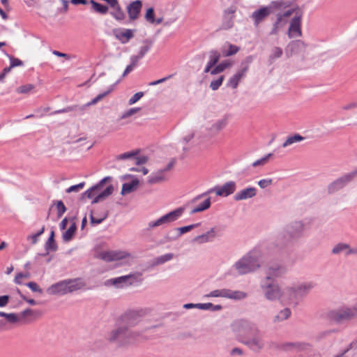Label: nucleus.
Returning <instances> with one entry per match:
<instances>
[{
    "mask_svg": "<svg viewBox=\"0 0 357 357\" xmlns=\"http://www.w3.org/2000/svg\"><path fill=\"white\" fill-rule=\"evenodd\" d=\"M307 223L304 220H296L285 227L284 232L280 234L274 242L270 244L273 251H280L294 241L303 236Z\"/></svg>",
    "mask_w": 357,
    "mask_h": 357,
    "instance_id": "f257e3e1",
    "label": "nucleus"
},
{
    "mask_svg": "<svg viewBox=\"0 0 357 357\" xmlns=\"http://www.w3.org/2000/svg\"><path fill=\"white\" fill-rule=\"evenodd\" d=\"M262 263V252L255 248L234 263L232 268L238 275H245L258 270Z\"/></svg>",
    "mask_w": 357,
    "mask_h": 357,
    "instance_id": "f03ea898",
    "label": "nucleus"
},
{
    "mask_svg": "<svg viewBox=\"0 0 357 357\" xmlns=\"http://www.w3.org/2000/svg\"><path fill=\"white\" fill-rule=\"evenodd\" d=\"M143 332L127 326H120L110 332L108 340L119 346H128L144 339Z\"/></svg>",
    "mask_w": 357,
    "mask_h": 357,
    "instance_id": "7ed1b4c3",
    "label": "nucleus"
},
{
    "mask_svg": "<svg viewBox=\"0 0 357 357\" xmlns=\"http://www.w3.org/2000/svg\"><path fill=\"white\" fill-rule=\"evenodd\" d=\"M314 287L315 284L313 282H303L293 284L286 287L284 291L289 297V303L296 306Z\"/></svg>",
    "mask_w": 357,
    "mask_h": 357,
    "instance_id": "20e7f679",
    "label": "nucleus"
},
{
    "mask_svg": "<svg viewBox=\"0 0 357 357\" xmlns=\"http://www.w3.org/2000/svg\"><path fill=\"white\" fill-rule=\"evenodd\" d=\"M112 180L111 176H106L101 179L97 184L92 186L87 190H86L83 195L86 196L91 199L96 195L92 201V204H96L99 202L105 199L107 197L112 194L114 191V187L112 185H109L107 188L102 190L104 184L109 181Z\"/></svg>",
    "mask_w": 357,
    "mask_h": 357,
    "instance_id": "39448f33",
    "label": "nucleus"
},
{
    "mask_svg": "<svg viewBox=\"0 0 357 357\" xmlns=\"http://www.w3.org/2000/svg\"><path fill=\"white\" fill-rule=\"evenodd\" d=\"M184 211L185 208L183 207H179L163 215L157 220L149 222L146 230L151 231L156 227H163L176 221L182 216Z\"/></svg>",
    "mask_w": 357,
    "mask_h": 357,
    "instance_id": "423d86ee",
    "label": "nucleus"
},
{
    "mask_svg": "<svg viewBox=\"0 0 357 357\" xmlns=\"http://www.w3.org/2000/svg\"><path fill=\"white\" fill-rule=\"evenodd\" d=\"M236 189V184L234 181H228L224 183L222 185H216L213 188L209 189L205 192H203L196 197H195L191 201L190 204H196L198 200L202 197L212 193L215 192L218 196L227 197L234 192Z\"/></svg>",
    "mask_w": 357,
    "mask_h": 357,
    "instance_id": "0eeeda50",
    "label": "nucleus"
},
{
    "mask_svg": "<svg viewBox=\"0 0 357 357\" xmlns=\"http://www.w3.org/2000/svg\"><path fill=\"white\" fill-rule=\"evenodd\" d=\"M328 317L336 323L357 318V304L351 307L343 306L331 310L328 312Z\"/></svg>",
    "mask_w": 357,
    "mask_h": 357,
    "instance_id": "6e6552de",
    "label": "nucleus"
},
{
    "mask_svg": "<svg viewBox=\"0 0 357 357\" xmlns=\"http://www.w3.org/2000/svg\"><path fill=\"white\" fill-rule=\"evenodd\" d=\"M260 288L265 298L269 301L279 300L282 296V290L278 284L267 280L260 281Z\"/></svg>",
    "mask_w": 357,
    "mask_h": 357,
    "instance_id": "1a4fd4ad",
    "label": "nucleus"
},
{
    "mask_svg": "<svg viewBox=\"0 0 357 357\" xmlns=\"http://www.w3.org/2000/svg\"><path fill=\"white\" fill-rule=\"evenodd\" d=\"M142 274L139 272L130 273L126 275H123L108 280L106 282L107 284H112L117 288H123L130 285L139 283L142 281Z\"/></svg>",
    "mask_w": 357,
    "mask_h": 357,
    "instance_id": "9d476101",
    "label": "nucleus"
},
{
    "mask_svg": "<svg viewBox=\"0 0 357 357\" xmlns=\"http://www.w3.org/2000/svg\"><path fill=\"white\" fill-rule=\"evenodd\" d=\"M243 343L254 351H259L265 347V340L264 333L257 327V331H254L248 336L244 337Z\"/></svg>",
    "mask_w": 357,
    "mask_h": 357,
    "instance_id": "9b49d317",
    "label": "nucleus"
},
{
    "mask_svg": "<svg viewBox=\"0 0 357 357\" xmlns=\"http://www.w3.org/2000/svg\"><path fill=\"white\" fill-rule=\"evenodd\" d=\"M98 257L106 262L123 259L125 260V264H130L134 259L130 253L121 250H109L101 252L98 254Z\"/></svg>",
    "mask_w": 357,
    "mask_h": 357,
    "instance_id": "f8f14e48",
    "label": "nucleus"
},
{
    "mask_svg": "<svg viewBox=\"0 0 357 357\" xmlns=\"http://www.w3.org/2000/svg\"><path fill=\"white\" fill-rule=\"evenodd\" d=\"M357 176V168L340 176L328 185L329 194H333L343 189Z\"/></svg>",
    "mask_w": 357,
    "mask_h": 357,
    "instance_id": "ddd939ff",
    "label": "nucleus"
},
{
    "mask_svg": "<svg viewBox=\"0 0 357 357\" xmlns=\"http://www.w3.org/2000/svg\"><path fill=\"white\" fill-rule=\"evenodd\" d=\"M295 8L296 9L294 12L295 15L289 22V26L287 33L290 39L302 36L301 25L303 13L298 7Z\"/></svg>",
    "mask_w": 357,
    "mask_h": 357,
    "instance_id": "4468645a",
    "label": "nucleus"
},
{
    "mask_svg": "<svg viewBox=\"0 0 357 357\" xmlns=\"http://www.w3.org/2000/svg\"><path fill=\"white\" fill-rule=\"evenodd\" d=\"M232 330L239 335L248 336L254 331L257 330V326L247 319H238L235 321L232 325Z\"/></svg>",
    "mask_w": 357,
    "mask_h": 357,
    "instance_id": "2eb2a0df",
    "label": "nucleus"
},
{
    "mask_svg": "<svg viewBox=\"0 0 357 357\" xmlns=\"http://www.w3.org/2000/svg\"><path fill=\"white\" fill-rule=\"evenodd\" d=\"M296 8H289L283 13H278L276 15V20L273 24V27L270 31V35L275 36L278 34L280 30L285 26L290 17L296 11Z\"/></svg>",
    "mask_w": 357,
    "mask_h": 357,
    "instance_id": "dca6fc26",
    "label": "nucleus"
},
{
    "mask_svg": "<svg viewBox=\"0 0 357 357\" xmlns=\"http://www.w3.org/2000/svg\"><path fill=\"white\" fill-rule=\"evenodd\" d=\"M222 231L219 227H213L206 232L195 236L192 242L198 244H204L213 241L216 238L221 236Z\"/></svg>",
    "mask_w": 357,
    "mask_h": 357,
    "instance_id": "f3484780",
    "label": "nucleus"
},
{
    "mask_svg": "<svg viewBox=\"0 0 357 357\" xmlns=\"http://www.w3.org/2000/svg\"><path fill=\"white\" fill-rule=\"evenodd\" d=\"M287 272V268L280 264H273L266 269V277L262 280H267L268 281L275 282V280L282 275Z\"/></svg>",
    "mask_w": 357,
    "mask_h": 357,
    "instance_id": "a211bd4d",
    "label": "nucleus"
},
{
    "mask_svg": "<svg viewBox=\"0 0 357 357\" xmlns=\"http://www.w3.org/2000/svg\"><path fill=\"white\" fill-rule=\"evenodd\" d=\"M199 225L200 223H196L182 227L174 228L168 233L167 236H165L166 242L176 240L182 234L187 233L191 231L192 229L197 227Z\"/></svg>",
    "mask_w": 357,
    "mask_h": 357,
    "instance_id": "6ab92c4d",
    "label": "nucleus"
},
{
    "mask_svg": "<svg viewBox=\"0 0 357 357\" xmlns=\"http://www.w3.org/2000/svg\"><path fill=\"white\" fill-rule=\"evenodd\" d=\"M113 34L122 44H126L134 37V30L123 28L114 29Z\"/></svg>",
    "mask_w": 357,
    "mask_h": 357,
    "instance_id": "aec40b11",
    "label": "nucleus"
},
{
    "mask_svg": "<svg viewBox=\"0 0 357 357\" xmlns=\"http://www.w3.org/2000/svg\"><path fill=\"white\" fill-rule=\"evenodd\" d=\"M49 294L65 295L69 293L68 280H64L52 284L47 290Z\"/></svg>",
    "mask_w": 357,
    "mask_h": 357,
    "instance_id": "412c9836",
    "label": "nucleus"
},
{
    "mask_svg": "<svg viewBox=\"0 0 357 357\" xmlns=\"http://www.w3.org/2000/svg\"><path fill=\"white\" fill-rule=\"evenodd\" d=\"M272 13L271 6H263L252 13L251 17L255 26L264 20Z\"/></svg>",
    "mask_w": 357,
    "mask_h": 357,
    "instance_id": "4be33fe9",
    "label": "nucleus"
},
{
    "mask_svg": "<svg viewBox=\"0 0 357 357\" xmlns=\"http://www.w3.org/2000/svg\"><path fill=\"white\" fill-rule=\"evenodd\" d=\"M142 8V1L141 0H135L129 3L126 8L129 19L132 21L137 20L139 17Z\"/></svg>",
    "mask_w": 357,
    "mask_h": 357,
    "instance_id": "5701e85b",
    "label": "nucleus"
},
{
    "mask_svg": "<svg viewBox=\"0 0 357 357\" xmlns=\"http://www.w3.org/2000/svg\"><path fill=\"white\" fill-rule=\"evenodd\" d=\"M248 63L243 66L238 70L230 79L228 80L227 86L232 89H236L241 79L245 77L247 71L248 70Z\"/></svg>",
    "mask_w": 357,
    "mask_h": 357,
    "instance_id": "b1692460",
    "label": "nucleus"
},
{
    "mask_svg": "<svg viewBox=\"0 0 357 357\" xmlns=\"http://www.w3.org/2000/svg\"><path fill=\"white\" fill-rule=\"evenodd\" d=\"M257 189L255 187H248L239 190L234 197L235 201L245 200L252 198L257 195Z\"/></svg>",
    "mask_w": 357,
    "mask_h": 357,
    "instance_id": "393cba45",
    "label": "nucleus"
},
{
    "mask_svg": "<svg viewBox=\"0 0 357 357\" xmlns=\"http://www.w3.org/2000/svg\"><path fill=\"white\" fill-rule=\"evenodd\" d=\"M220 59V52H218L216 50H211L209 52L208 61L206 63V66L204 70V73H208L211 70V68L214 67L218 63Z\"/></svg>",
    "mask_w": 357,
    "mask_h": 357,
    "instance_id": "a878e982",
    "label": "nucleus"
},
{
    "mask_svg": "<svg viewBox=\"0 0 357 357\" xmlns=\"http://www.w3.org/2000/svg\"><path fill=\"white\" fill-rule=\"evenodd\" d=\"M67 280L68 284L69 293L79 290L86 286V282L83 279L80 278L68 279Z\"/></svg>",
    "mask_w": 357,
    "mask_h": 357,
    "instance_id": "bb28decb",
    "label": "nucleus"
},
{
    "mask_svg": "<svg viewBox=\"0 0 357 357\" xmlns=\"http://www.w3.org/2000/svg\"><path fill=\"white\" fill-rule=\"evenodd\" d=\"M120 82V79L117 80L116 83H114V84L111 85L108 90L98 95L95 98H93L91 102H88L87 104L82 106L80 107V109L81 110H84L86 107L88 106H90V105H95L96 104L98 101L101 100L103 98H105L106 96H107L109 93H111L114 89V87L115 86Z\"/></svg>",
    "mask_w": 357,
    "mask_h": 357,
    "instance_id": "cd10ccee",
    "label": "nucleus"
},
{
    "mask_svg": "<svg viewBox=\"0 0 357 357\" xmlns=\"http://www.w3.org/2000/svg\"><path fill=\"white\" fill-rule=\"evenodd\" d=\"M166 180V176L160 169L151 173L148 177L149 184H155L163 182Z\"/></svg>",
    "mask_w": 357,
    "mask_h": 357,
    "instance_id": "c85d7f7f",
    "label": "nucleus"
},
{
    "mask_svg": "<svg viewBox=\"0 0 357 357\" xmlns=\"http://www.w3.org/2000/svg\"><path fill=\"white\" fill-rule=\"evenodd\" d=\"M309 345L303 342H287L282 345V349L285 351H301L307 349Z\"/></svg>",
    "mask_w": 357,
    "mask_h": 357,
    "instance_id": "c756f323",
    "label": "nucleus"
},
{
    "mask_svg": "<svg viewBox=\"0 0 357 357\" xmlns=\"http://www.w3.org/2000/svg\"><path fill=\"white\" fill-rule=\"evenodd\" d=\"M248 296V294L243 291L236 290L233 291L229 289H227L226 292V298L232 299L235 301H241L246 298Z\"/></svg>",
    "mask_w": 357,
    "mask_h": 357,
    "instance_id": "7c9ffc66",
    "label": "nucleus"
},
{
    "mask_svg": "<svg viewBox=\"0 0 357 357\" xmlns=\"http://www.w3.org/2000/svg\"><path fill=\"white\" fill-rule=\"evenodd\" d=\"M291 315V311L289 307H285L281 310L273 318V322L278 324L289 319Z\"/></svg>",
    "mask_w": 357,
    "mask_h": 357,
    "instance_id": "2f4dec72",
    "label": "nucleus"
},
{
    "mask_svg": "<svg viewBox=\"0 0 357 357\" xmlns=\"http://www.w3.org/2000/svg\"><path fill=\"white\" fill-rule=\"evenodd\" d=\"M349 248V245L348 243H338L333 247L331 253L335 255L344 253L345 256H348Z\"/></svg>",
    "mask_w": 357,
    "mask_h": 357,
    "instance_id": "473e14b6",
    "label": "nucleus"
},
{
    "mask_svg": "<svg viewBox=\"0 0 357 357\" xmlns=\"http://www.w3.org/2000/svg\"><path fill=\"white\" fill-rule=\"evenodd\" d=\"M139 185V181L137 178L133 179L130 183H125L122 185L121 192L122 195L128 194L135 190Z\"/></svg>",
    "mask_w": 357,
    "mask_h": 357,
    "instance_id": "72a5a7b5",
    "label": "nucleus"
},
{
    "mask_svg": "<svg viewBox=\"0 0 357 357\" xmlns=\"http://www.w3.org/2000/svg\"><path fill=\"white\" fill-rule=\"evenodd\" d=\"M227 118L226 116H224L223 118L217 120L215 122H214L211 125L210 130L215 132H219L223 130L227 126Z\"/></svg>",
    "mask_w": 357,
    "mask_h": 357,
    "instance_id": "f704fd0d",
    "label": "nucleus"
},
{
    "mask_svg": "<svg viewBox=\"0 0 357 357\" xmlns=\"http://www.w3.org/2000/svg\"><path fill=\"white\" fill-rule=\"evenodd\" d=\"M211 205V198L208 197L204 199L202 203L195 206L191 211L190 214H195L204 211L210 208Z\"/></svg>",
    "mask_w": 357,
    "mask_h": 357,
    "instance_id": "c9c22d12",
    "label": "nucleus"
},
{
    "mask_svg": "<svg viewBox=\"0 0 357 357\" xmlns=\"http://www.w3.org/2000/svg\"><path fill=\"white\" fill-rule=\"evenodd\" d=\"M54 233L53 231H51L50 236L48 238L47 241L45 243V251H47V254H49L50 252L56 251L57 250V245L54 241Z\"/></svg>",
    "mask_w": 357,
    "mask_h": 357,
    "instance_id": "e433bc0d",
    "label": "nucleus"
},
{
    "mask_svg": "<svg viewBox=\"0 0 357 357\" xmlns=\"http://www.w3.org/2000/svg\"><path fill=\"white\" fill-rule=\"evenodd\" d=\"M174 258V254L173 253H167L163 255H160L156 258L154 259L153 261V266H158L163 264L167 261H171Z\"/></svg>",
    "mask_w": 357,
    "mask_h": 357,
    "instance_id": "4c0bfd02",
    "label": "nucleus"
},
{
    "mask_svg": "<svg viewBox=\"0 0 357 357\" xmlns=\"http://www.w3.org/2000/svg\"><path fill=\"white\" fill-rule=\"evenodd\" d=\"M283 54V50L280 47H274L271 52V54L268 56V62L270 64H272L275 62V61L282 56Z\"/></svg>",
    "mask_w": 357,
    "mask_h": 357,
    "instance_id": "58836bf2",
    "label": "nucleus"
},
{
    "mask_svg": "<svg viewBox=\"0 0 357 357\" xmlns=\"http://www.w3.org/2000/svg\"><path fill=\"white\" fill-rule=\"evenodd\" d=\"M305 138L299 134H294V135L289 136L286 141L282 144V146L286 148L289 146L292 145L294 143L300 142Z\"/></svg>",
    "mask_w": 357,
    "mask_h": 357,
    "instance_id": "ea45409f",
    "label": "nucleus"
},
{
    "mask_svg": "<svg viewBox=\"0 0 357 357\" xmlns=\"http://www.w3.org/2000/svg\"><path fill=\"white\" fill-rule=\"evenodd\" d=\"M77 229V226L75 222H73L69 228L63 234L62 238L63 241L68 242L72 240Z\"/></svg>",
    "mask_w": 357,
    "mask_h": 357,
    "instance_id": "a19ab883",
    "label": "nucleus"
},
{
    "mask_svg": "<svg viewBox=\"0 0 357 357\" xmlns=\"http://www.w3.org/2000/svg\"><path fill=\"white\" fill-rule=\"evenodd\" d=\"M144 45H142L139 51L138 56L139 58L142 59L145 54L150 50L152 46V42L148 39H146L143 41Z\"/></svg>",
    "mask_w": 357,
    "mask_h": 357,
    "instance_id": "79ce46f5",
    "label": "nucleus"
},
{
    "mask_svg": "<svg viewBox=\"0 0 357 357\" xmlns=\"http://www.w3.org/2000/svg\"><path fill=\"white\" fill-rule=\"evenodd\" d=\"M90 3H91L93 8L96 12L100 14H106L107 13L108 7L107 6L97 3L94 0H91Z\"/></svg>",
    "mask_w": 357,
    "mask_h": 357,
    "instance_id": "37998d69",
    "label": "nucleus"
},
{
    "mask_svg": "<svg viewBox=\"0 0 357 357\" xmlns=\"http://www.w3.org/2000/svg\"><path fill=\"white\" fill-rule=\"evenodd\" d=\"M227 289H215L211 291L210 293L205 294L204 298L210 297H221L226 298Z\"/></svg>",
    "mask_w": 357,
    "mask_h": 357,
    "instance_id": "c03bdc74",
    "label": "nucleus"
},
{
    "mask_svg": "<svg viewBox=\"0 0 357 357\" xmlns=\"http://www.w3.org/2000/svg\"><path fill=\"white\" fill-rule=\"evenodd\" d=\"M303 45L304 43L301 40H292L288 44L287 50H290L291 52H294Z\"/></svg>",
    "mask_w": 357,
    "mask_h": 357,
    "instance_id": "a18cd8bd",
    "label": "nucleus"
},
{
    "mask_svg": "<svg viewBox=\"0 0 357 357\" xmlns=\"http://www.w3.org/2000/svg\"><path fill=\"white\" fill-rule=\"evenodd\" d=\"M227 46L229 48L228 50H225V47H226L225 46L223 47V50H222V54L225 56H232V55L236 54L239 50V47L236 45H234L231 44H228Z\"/></svg>",
    "mask_w": 357,
    "mask_h": 357,
    "instance_id": "49530a36",
    "label": "nucleus"
},
{
    "mask_svg": "<svg viewBox=\"0 0 357 357\" xmlns=\"http://www.w3.org/2000/svg\"><path fill=\"white\" fill-rule=\"evenodd\" d=\"M111 15L118 21H121L125 18V13L121 8L120 6L116 7L114 10L111 13Z\"/></svg>",
    "mask_w": 357,
    "mask_h": 357,
    "instance_id": "de8ad7c7",
    "label": "nucleus"
},
{
    "mask_svg": "<svg viewBox=\"0 0 357 357\" xmlns=\"http://www.w3.org/2000/svg\"><path fill=\"white\" fill-rule=\"evenodd\" d=\"M273 154L272 153H268L266 155H264V157H262L261 158L259 159V160H257L256 161L253 162L252 163V167H256L257 166H263L265 164L267 163V162L268 161L269 158L271 157H272Z\"/></svg>",
    "mask_w": 357,
    "mask_h": 357,
    "instance_id": "09e8293b",
    "label": "nucleus"
},
{
    "mask_svg": "<svg viewBox=\"0 0 357 357\" xmlns=\"http://www.w3.org/2000/svg\"><path fill=\"white\" fill-rule=\"evenodd\" d=\"M224 76L223 75H221L220 76L218 79H215V80H213L211 81V84H210V88L213 90V91H215L217 89H219V87L222 85V82L224 80Z\"/></svg>",
    "mask_w": 357,
    "mask_h": 357,
    "instance_id": "8fccbe9b",
    "label": "nucleus"
},
{
    "mask_svg": "<svg viewBox=\"0 0 357 357\" xmlns=\"http://www.w3.org/2000/svg\"><path fill=\"white\" fill-rule=\"evenodd\" d=\"M45 227H43L37 233L27 236V240L31 241L32 244H36L38 241V237L43 234Z\"/></svg>",
    "mask_w": 357,
    "mask_h": 357,
    "instance_id": "3c124183",
    "label": "nucleus"
},
{
    "mask_svg": "<svg viewBox=\"0 0 357 357\" xmlns=\"http://www.w3.org/2000/svg\"><path fill=\"white\" fill-rule=\"evenodd\" d=\"M85 185L84 182L79 183V184L72 185L66 190L67 193L77 192L81 190Z\"/></svg>",
    "mask_w": 357,
    "mask_h": 357,
    "instance_id": "603ef678",
    "label": "nucleus"
},
{
    "mask_svg": "<svg viewBox=\"0 0 357 357\" xmlns=\"http://www.w3.org/2000/svg\"><path fill=\"white\" fill-rule=\"evenodd\" d=\"M140 110V108L139 107H133V108H130L129 109H128L127 111L124 112L122 115H121V119H127L131 116H132L133 114H136L137 112H138Z\"/></svg>",
    "mask_w": 357,
    "mask_h": 357,
    "instance_id": "864d4df0",
    "label": "nucleus"
},
{
    "mask_svg": "<svg viewBox=\"0 0 357 357\" xmlns=\"http://www.w3.org/2000/svg\"><path fill=\"white\" fill-rule=\"evenodd\" d=\"M145 19L147 22L151 24H153L155 22L154 10L153 8H149L146 13Z\"/></svg>",
    "mask_w": 357,
    "mask_h": 357,
    "instance_id": "5fc2aeb1",
    "label": "nucleus"
},
{
    "mask_svg": "<svg viewBox=\"0 0 357 357\" xmlns=\"http://www.w3.org/2000/svg\"><path fill=\"white\" fill-rule=\"evenodd\" d=\"M33 89H34V86L33 84H29L18 87L17 89V92L19 93H27Z\"/></svg>",
    "mask_w": 357,
    "mask_h": 357,
    "instance_id": "6e6d98bb",
    "label": "nucleus"
},
{
    "mask_svg": "<svg viewBox=\"0 0 357 357\" xmlns=\"http://www.w3.org/2000/svg\"><path fill=\"white\" fill-rule=\"evenodd\" d=\"M57 215L59 218L61 217L66 211V207L62 201H58L56 204Z\"/></svg>",
    "mask_w": 357,
    "mask_h": 357,
    "instance_id": "4d7b16f0",
    "label": "nucleus"
},
{
    "mask_svg": "<svg viewBox=\"0 0 357 357\" xmlns=\"http://www.w3.org/2000/svg\"><path fill=\"white\" fill-rule=\"evenodd\" d=\"M257 183L261 188L264 189V188H268L271 185H272L273 179L272 178H264V179L259 180Z\"/></svg>",
    "mask_w": 357,
    "mask_h": 357,
    "instance_id": "13d9d810",
    "label": "nucleus"
},
{
    "mask_svg": "<svg viewBox=\"0 0 357 357\" xmlns=\"http://www.w3.org/2000/svg\"><path fill=\"white\" fill-rule=\"evenodd\" d=\"M144 96V93L140 91L135 93L128 100V104L132 105L137 102Z\"/></svg>",
    "mask_w": 357,
    "mask_h": 357,
    "instance_id": "bf43d9fd",
    "label": "nucleus"
},
{
    "mask_svg": "<svg viewBox=\"0 0 357 357\" xmlns=\"http://www.w3.org/2000/svg\"><path fill=\"white\" fill-rule=\"evenodd\" d=\"M32 291L38 292L40 294L43 293L42 289L35 282H29L26 284Z\"/></svg>",
    "mask_w": 357,
    "mask_h": 357,
    "instance_id": "052dcab7",
    "label": "nucleus"
},
{
    "mask_svg": "<svg viewBox=\"0 0 357 357\" xmlns=\"http://www.w3.org/2000/svg\"><path fill=\"white\" fill-rule=\"evenodd\" d=\"M77 108V106H68L67 107H65L61 109L55 110L52 113V114H62V113H67L73 110H75Z\"/></svg>",
    "mask_w": 357,
    "mask_h": 357,
    "instance_id": "680f3d73",
    "label": "nucleus"
},
{
    "mask_svg": "<svg viewBox=\"0 0 357 357\" xmlns=\"http://www.w3.org/2000/svg\"><path fill=\"white\" fill-rule=\"evenodd\" d=\"M136 155V153L134 152H126L122 154H120L118 155L117 159L118 160H126L130 158H135V156Z\"/></svg>",
    "mask_w": 357,
    "mask_h": 357,
    "instance_id": "e2e57ef3",
    "label": "nucleus"
},
{
    "mask_svg": "<svg viewBox=\"0 0 357 357\" xmlns=\"http://www.w3.org/2000/svg\"><path fill=\"white\" fill-rule=\"evenodd\" d=\"M107 214L105 213L102 218H94L91 213L90 215L91 222L94 225L100 224L102 222H103L104 220H105L107 218Z\"/></svg>",
    "mask_w": 357,
    "mask_h": 357,
    "instance_id": "0e129e2a",
    "label": "nucleus"
},
{
    "mask_svg": "<svg viewBox=\"0 0 357 357\" xmlns=\"http://www.w3.org/2000/svg\"><path fill=\"white\" fill-rule=\"evenodd\" d=\"M10 68L21 66L23 65V62L20 59H19L17 58H14L13 56H10Z\"/></svg>",
    "mask_w": 357,
    "mask_h": 357,
    "instance_id": "69168bd1",
    "label": "nucleus"
},
{
    "mask_svg": "<svg viewBox=\"0 0 357 357\" xmlns=\"http://www.w3.org/2000/svg\"><path fill=\"white\" fill-rule=\"evenodd\" d=\"M6 319L8 320V321L13 324L16 323L19 320L17 315L14 313H8L6 316Z\"/></svg>",
    "mask_w": 357,
    "mask_h": 357,
    "instance_id": "338daca9",
    "label": "nucleus"
},
{
    "mask_svg": "<svg viewBox=\"0 0 357 357\" xmlns=\"http://www.w3.org/2000/svg\"><path fill=\"white\" fill-rule=\"evenodd\" d=\"M134 159L135 160V163L137 165H143L148 161V158L146 156L136 157L135 155Z\"/></svg>",
    "mask_w": 357,
    "mask_h": 357,
    "instance_id": "774afa93",
    "label": "nucleus"
}]
</instances>
